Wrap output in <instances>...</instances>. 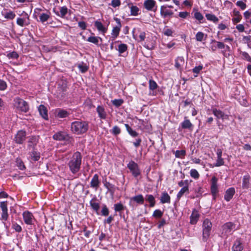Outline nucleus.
I'll list each match as a JSON object with an SVG mask.
<instances>
[{"instance_id":"nucleus-1","label":"nucleus","mask_w":251,"mask_h":251,"mask_svg":"<svg viewBox=\"0 0 251 251\" xmlns=\"http://www.w3.org/2000/svg\"><path fill=\"white\" fill-rule=\"evenodd\" d=\"M239 226L232 222H227L224 224L222 227V235L223 236L227 237L232 234L233 232L239 229Z\"/></svg>"},{"instance_id":"nucleus-2","label":"nucleus","mask_w":251,"mask_h":251,"mask_svg":"<svg viewBox=\"0 0 251 251\" xmlns=\"http://www.w3.org/2000/svg\"><path fill=\"white\" fill-rule=\"evenodd\" d=\"M14 105L18 110L22 112L26 113L29 110L27 103L19 98H16L14 99Z\"/></svg>"},{"instance_id":"nucleus-3","label":"nucleus","mask_w":251,"mask_h":251,"mask_svg":"<svg viewBox=\"0 0 251 251\" xmlns=\"http://www.w3.org/2000/svg\"><path fill=\"white\" fill-rule=\"evenodd\" d=\"M211 227L212 223L208 219L204 220L202 224V240L204 242H206L209 237L211 230Z\"/></svg>"},{"instance_id":"nucleus-4","label":"nucleus","mask_w":251,"mask_h":251,"mask_svg":"<svg viewBox=\"0 0 251 251\" xmlns=\"http://www.w3.org/2000/svg\"><path fill=\"white\" fill-rule=\"evenodd\" d=\"M42 11L43 9L41 8H35L34 9V16L35 17L38 16L39 17L40 22L43 24L49 20L50 18V12L48 11L46 13H40Z\"/></svg>"},{"instance_id":"nucleus-5","label":"nucleus","mask_w":251,"mask_h":251,"mask_svg":"<svg viewBox=\"0 0 251 251\" xmlns=\"http://www.w3.org/2000/svg\"><path fill=\"white\" fill-rule=\"evenodd\" d=\"M132 175L138 177L141 174L138 164L133 161H130L127 165Z\"/></svg>"},{"instance_id":"nucleus-6","label":"nucleus","mask_w":251,"mask_h":251,"mask_svg":"<svg viewBox=\"0 0 251 251\" xmlns=\"http://www.w3.org/2000/svg\"><path fill=\"white\" fill-rule=\"evenodd\" d=\"M218 178L213 176L211 180L210 191L213 199H215L219 192L218 187Z\"/></svg>"},{"instance_id":"nucleus-7","label":"nucleus","mask_w":251,"mask_h":251,"mask_svg":"<svg viewBox=\"0 0 251 251\" xmlns=\"http://www.w3.org/2000/svg\"><path fill=\"white\" fill-rule=\"evenodd\" d=\"M135 202L137 204H143L144 202V198L142 195L139 194L130 198L129 205L132 208L135 206Z\"/></svg>"},{"instance_id":"nucleus-8","label":"nucleus","mask_w":251,"mask_h":251,"mask_svg":"<svg viewBox=\"0 0 251 251\" xmlns=\"http://www.w3.org/2000/svg\"><path fill=\"white\" fill-rule=\"evenodd\" d=\"M23 217L25 223L27 225L33 224V222L35 220L32 213L28 211H24L23 213Z\"/></svg>"},{"instance_id":"nucleus-9","label":"nucleus","mask_w":251,"mask_h":251,"mask_svg":"<svg viewBox=\"0 0 251 251\" xmlns=\"http://www.w3.org/2000/svg\"><path fill=\"white\" fill-rule=\"evenodd\" d=\"M26 137V132L24 130H20L15 136V141L16 143L22 144L25 140Z\"/></svg>"},{"instance_id":"nucleus-10","label":"nucleus","mask_w":251,"mask_h":251,"mask_svg":"<svg viewBox=\"0 0 251 251\" xmlns=\"http://www.w3.org/2000/svg\"><path fill=\"white\" fill-rule=\"evenodd\" d=\"M114 20L117 23V25L113 27L111 34L112 37L116 38L119 35L122 25L119 19L115 18H114Z\"/></svg>"},{"instance_id":"nucleus-11","label":"nucleus","mask_w":251,"mask_h":251,"mask_svg":"<svg viewBox=\"0 0 251 251\" xmlns=\"http://www.w3.org/2000/svg\"><path fill=\"white\" fill-rule=\"evenodd\" d=\"M174 13L172 10L167 8V5H162L160 7V15L163 18L171 17Z\"/></svg>"},{"instance_id":"nucleus-12","label":"nucleus","mask_w":251,"mask_h":251,"mask_svg":"<svg viewBox=\"0 0 251 251\" xmlns=\"http://www.w3.org/2000/svg\"><path fill=\"white\" fill-rule=\"evenodd\" d=\"M212 113L217 119H222L223 120L228 119V116L225 114L223 111L217 108L212 109Z\"/></svg>"},{"instance_id":"nucleus-13","label":"nucleus","mask_w":251,"mask_h":251,"mask_svg":"<svg viewBox=\"0 0 251 251\" xmlns=\"http://www.w3.org/2000/svg\"><path fill=\"white\" fill-rule=\"evenodd\" d=\"M68 137V134L62 131H59L55 133L53 135V139L58 141H64L67 139Z\"/></svg>"},{"instance_id":"nucleus-14","label":"nucleus","mask_w":251,"mask_h":251,"mask_svg":"<svg viewBox=\"0 0 251 251\" xmlns=\"http://www.w3.org/2000/svg\"><path fill=\"white\" fill-rule=\"evenodd\" d=\"M156 6V2L154 0H145L144 2V7L149 11H154Z\"/></svg>"},{"instance_id":"nucleus-15","label":"nucleus","mask_w":251,"mask_h":251,"mask_svg":"<svg viewBox=\"0 0 251 251\" xmlns=\"http://www.w3.org/2000/svg\"><path fill=\"white\" fill-rule=\"evenodd\" d=\"M235 191L233 187H230L226 191L224 199L226 201H229L233 198L235 194Z\"/></svg>"},{"instance_id":"nucleus-16","label":"nucleus","mask_w":251,"mask_h":251,"mask_svg":"<svg viewBox=\"0 0 251 251\" xmlns=\"http://www.w3.org/2000/svg\"><path fill=\"white\" fill-rule=\"evenodd\" d=\"M244 249L242 242L240 239H237L234 243L232 250L233 251H242Z\"/></svg>"},{"instance_id":"nucleus-17","label":"nucleus","mask_w":251,"mask_h":251,"mask_svg":"<svg viewBox=\"0 0 251 251\" xmlns=\"http://www.w3.org/2000/svg\"><path fill=\"white\" fill-rule=\"evenodd\" d=\"M77 160V155H76V160L75 161H71L69 163L70 169L73 173H75L78 171V163Z\"/></svg>"},{"instance_id":"nucleus-18","label":"nucleus","mask_w":251,"mask_h":251,"mask_svg":"<svg viewBox=\"0 0 251 251\" xmlns=\"http://www.w3.org/2000/svg\"><path fill=\"white\" fill-rule=\"evenodd\" d=\"M38 111L40 115L45 120L48 118V110L47 108L43 105L41 104L38 107Z\"/></svg>"},{"instance_id":"nucleus-19","label":"nucleus","mask_w":251,"mask_h":251,"mask_svg":"<svg viewBox=\"0 0 251 251\" xmlns=\"http://www.w3.org/2000/svg\"><path fill=\"white\" fill-rule=\"evenodd\" d=\"M199 216L198 212L196 210H194L190 216V224L192 225L196 224L198 222Z\"/></svg>"},{"instance_id":"nucleus-20","label":"nucleus","mask_w":251,"mask_h":251,"mask_svg":"<svg viewBox=\"0 0 251 251\" xmlns=\"http://www.w3.org/2000/svg\"><path fill=\"white\" fill-rule=\"evenodd\" d=\"M100 41V44L102 43V40L101 38L100 37H97V36H90L87 39V41L92 43L94 44L95 45L97 46H100V44H99V41Z\"/></svg>"},{"instance_id":"nucleus-21","label":"nucleus","mask_w":251,"mask_h":251,"mask_svg":"<svg viewBox=\"0 0 251 251\" xmlns=\"http://www.w3.org/2000/svg\"><path fill=\"white\" fill-rule=\"evenodd\" d=\"M38 143V138L36 136L31 137L28 142V147L34 148Z\"/></svg>"},{"instance_id":"nucleus-22","label":"nucleus","mask_w":251,"mask_h":251,"mask_svg":"<svg viewBox=\"0 0 251 251\" xmlns=\"http://www.w3.org/2000/svg\"><path fill=\"white\" fill-rule=\"evenodd\" d=\"M184 64V59L183 57H177L175 59V66L177 69H181V66Z\"/></svg>"},{"instance_id":"nucleus-23","label":"nucleus","mask_w":251,"mask_h":251,"mask_svg":"<svg viewBox=\"0 0 251 251\" xmlns=\"http://www.w3.org/2000/svg\"><path fill=\"white\" fill-rule=\"evenodd\" d=\"M250 176L247 174L243 176L242 182V187L243 189H248L250 186Z\"/></svg>"},{"instance_id":"nucleus-24","label":"nucleus","mask_w":251,"mask_h":251,"mask_svg":"<svg viewBox=\"0 0 251 251\" xmlns=\"http://www.w3.org/2000/svg\"><path fill=\"white\" fill-rule=\"evenodd\" d=\"M160 201L162 203H170L171 202L170 196L167 192H163L160 197Z\"/></svg>"},{"instance_id":"nucleus-25","label":"nucleus","mask_w":251,"mask_h":251,"mask_svg":"<svg viewBox=\"0 0 251 251\" xmlns=\"http://www.w3.org/2000/svg\"><path fill=\"white\" fill-rule=\"evenodd\" d=\"M99 176L98 175L96 174L94 176L91 181V186L97 189L99 186Z\"/></svg>"},{"instance_id":"nucleus-26","label":"nucleus","mask_w":251,"mask_h":251,"mask_svg":"<svg viewBox=\"0 0 251 251\" xmlns=\"http://www.w3.org/2000/svg\"><path fill=\"white\" fill-rule=\"evenodd\" d=\"M97 112L99 114V116L102 119H105L106 117V112L104 111V109L102 106H98L97 108Z\"/></svg>"},{"instance_id":"nucleus-27","label":"nucleus","mask_w":251,"mask_h":251,"mask_svg":"<svg viewBox=\"0 0 251 251\" xmlns=\"http://www.w3.org/2000/svg\"><path fill=\"white\" fill-rule=\"evenodd\" d=\"M88 129V125L86 122H79V133L86 132Z\"/></svg>"},{"instance_id":"nucleus-28","label":"nucleus","mask_w":251,"mask_h":251,"mask_svg":"<svg viewBox=\"0 0 251 251\" xmlns=\"http://www.w3.org/2000/svg\"><path fill=\"white\" fill-rule=\"evenodd\" d=\"M234 18L232 19V21L234 24L239 23L242 19V16L240 14V12L236 10H233Z\"/></svg>"},{"instance_id":"nucleus-29","label":"nucleus","mask_w":251,"mask_h":251,"mask_svg":"<svg viewBox=\"0 0 251 251\" xmlns=\"http://www.w3.org/2000/svg\"><path fill=\"white\" fill-rule=\"evenodd\" d=\"M193 125L190 122L189 120L185 119L182 123H181V127L183 129H188L190 130H192L193 128Z\"/></svg>"},{"instance_id":"nucleus-30","label":"nucleus","mask_w":251,"mask_h":251,"mask_svg":"<svg viewBox=\"0 0 251 251\" xmlns=\"http://www.w3.org/2000/svg\"><path fill=\"white\" fill-rule=\"evenodd\" d=\"M185 193L189 194L188 186H184L181 189L177 194V199L179 200Z\"/></svg>"},{"instance_id":"nucleus-31","label":"nucleus","mask_w":251,"mask_h":251,"mask_svg":"<svg viewBox=\"0 0 251 251\" xmlns=\"http://www.w3.org/2000/svg\"><path fill=\"white\" fill-rule=\"evenodd\" d=\"M146 200L150 203V207H153L155 204L154 197L151 195H147L145 197Z\"/></svg>"},{"instance_id":"nucleus-32","label":"nucleus","mask_w":251,"mask_h":251,"mask_svg":"<svg viewBox=\"0 0 251 251\" xmlns=\"http://www.w3.org/2000/svg\"><path fill=\"white\" fill-rule=\"evenodd\" d=\"M68 12V8L66 6H62L59 7V12H55L58 16L64 17Z\"/></svg>"},{"instance_id":"nucleus-33","label":"nucleus","mask_w":251,"mask_h":251,"mask_svg":"<svg viewBox=\"0 0 251 251\" xmlns=\"http://www.w3.org/2000/svg\"><path fill=\"white\" fill-rule=\"evenodd\" d=\"M94 25L99 31H101L103 33H105L106 32V29L104 27L103 25L102 24L101 22L97 21L95 22Z\"/></svg>"},{"instance_id":"nucleus-34","label":"nucleus","mask_w":251,"mask_h":251,"mask_svg":"<svg viewBox=\"0 0 251 251\" xmlns=\"http://www.w3.org/2000/svg\"><path fill=\"white\" fill-rule=\"evenodd\" d=\"M125 126L127 131L131 136L135 137L138 135V133L136 131L133 130L128 124H126Z\"/></svg>"},{"instance_id":"nucleus-35","label":"nucleus","mask_w":251,"mask_h":251,"mask_svg":"<svg viewBox=\"0 0 251 251\" xmlns=\"http://www.w3.org/2000/svg\"><path fill=\"white\" fill-rule=\"evenodd\" d=\"M89 68V63L88 62L79 63V70L82 73L86 72Z\"/></svg>"},{"instance_id":"nucleus-36","label":"nucleus","mask_w":251,"mask_h":251,"mask_svg":"<svg viewBox=\"0 0 251 251\" xmlns=\"http://www.w3.org/2000/svg\"><path fill=\"white\" fill-rule=\"evenodd\" d=\"M91 206L93 209L97 212L98 214V211L100 209V204L98 202H96L95 200H92L90 202Z\"/></svg>"},{"instance_id":"nucleus-37","label":"nucleus","mask_w":251,"mask_h":251,"mask_svg":"<svg viewBox=\"0 0 251 251\" xmlns=\"http://www.w3.org/2000/svg\"><path fill=\"white\" fill-rule=\"evenodd\" d=\"M31 159L34 161H38L40 158V153L35 151H33L30 154Z\"/></svg>"},{"instance_id":"nucleus-38","label":"nucleus","mask_w":251,"mask_h":251,"mask_svg":"<svg viewBox=\"0 0 251 251\" xmlns=\"http://www.w3.org/2000/svg\"><path fill=\"white\" fill-rule=\"evenodd\" d=\"M16 23L18 25L22 27L28 25V23L26 22V19L22 18H18L17 19Z\"/></svg>"},{"instance_id":"nucleus-39","label":"nucleus","mask_w":251,"mask_h":251,"mask_svg":"<svg viewBox=\"0 0 251 251\" xmlns=\"http://www.w3.org/2000/svg\"><path fill=\"white\" fill-rule=\"evenodd\" d=\"M71 130L75 133L78 134V122L75 121L72 123Z\"/></svg>"},{"instance_id":"nucleus-40","label":"nucleus","mask_w":251,"mask_h":251,"mask_svg":"<svg viewBox=\"0 0 251 251\" xmlns=\"http://www.w3.org/2000/svg\"><path fill=\"white\" fill-rule=\"evenodd\" d=\"M4 17L7 19L13 20L16 16L14 12L13 11H9L3 14Z\"/></svg>"},{"instance_id":"nucleus-41","label":"nucleus","mask_w":251,"mask_h":251,"mask_svg":"<svg viewBox=\"0 0 251 251\" xmlns=\"http://www.w3.org/2000/svg\"><path fill=\"white\" fill-rule=\"evenodd\" d=\"M205 16L208 20L212 21L215 23H217L219 21L218 18L213 14H206Z\"/></svg>"},{"instance_id":"nucleus-42","label":"nucleus","mask_w":251,"mask_h":251,"mask_svg":"<svg viewBox=\"0 0 251 251\" xmlns=\"http://www.w3.org/2000/svg\"><path fill=\"white\" fill-rule=\"evenodd\" d=\"M133 37L138 42H141L145 40L146 38V33L145 32L141 31L139 33V35L138 37H135L134 35H133Z\"/></svg>"},{"instance_id":"nucleus-43","label":"nucleus","mask_w":251,"mask_h":251,"mask_svg":"<svg viewBox=\"0 0 251 251\" xmlns=\"http://www.w3.org/2000/svg\"><path fill=\"white\" fill-rule=\"evenodd\" d=\"M68 115V112L64 110H59L56 114L57 117L60 118H66Z\"/></svg>"},{"instance_id":"nucleus-44","label":"nucleus","mask_w":251,"mask_h":251,"mask_svg":"<svg viewBox=\"0 0 251 251\" xmlns=\"http://www.w3.org/2000/svg\"><path fill=\"white\" fill-rule=\"evenodd\" d=\"M114 208L116 212H120L125 209L124 206L121 203H115L114 205Z\"/></svg>"},{"instance_id":"nucleus-45","label":"nucleus","mask_w":251,"mask_h":251,"mask_svg":"<svg viewBox=\"0 0 251 251\" xmlns=\"http://www.w3.org/2000/svg\"><path fill=\"white\" fill-rule=\"evenodd\" d=\"M16 163L17 166L19 168V169L21 170H24L25 169V167L24 165L23 161L20 158H17Z\"/></svg>"},{"instance_id":"nucleus-46","label":"nucleus","mask_w":251,"mask_h":251,"mask_svg":"<svg viewBox=\"0 0 251 251\" xmlns=\"http://www.w3.org/2000/svg\"><path fill=\"white\" fill-rule=\"evenodd\" d=\"M186 155V151L185 150H182L180 151L177 150L175 152V156L176 158H183Z\"/></svg>"},{"instance_id":"nucleus-47","label":"nucleus","mask_w":251,"mask_h":251,"mask_svg":"<svg viewBox=\"0 0 251 251\" xmlns=\"http://www.w3.org/2000/svg\"><path fill=\"white\" fill-rule=\"evenodd\" d=\"M131 15L137 16L138 15L139 9L136 6L131 5L130 7Z\"/></svg>"},{"instance_id":"nucleus-48","label":"nucleus","mask_w":251,"mask_h":251,"mask_svg":"<svg viewBox=\"0 0 251 251\" xmlns=\"http://www.w3.org/2000/svg\"><path fill=\"white\" fill-rule=\"evenodd\" d=\"M104 186L108 190L109 192L114 193L115 191V186L108 182H105L104 184Z\"/></svg>"},{"instance_id":"nucleus-49","label":"nucleus","mask_w":251,"mask_h":251,"mask_svg":"<svg viewBox=\"0 0 251 251\" xmlns=\"http://www.w3.org/2000/svg\"><path fill=\"white\" fill-rule=\"evenodd\" d=\"M127 49V46L126 44H121L118 46V51L120 54L125 52Z\"/></svg>"},{"instance_id":"nucleus-50","label":"nucleus","mask_w":251,"mask_h":251,"mask_svg":"<svg viewBox=\"0 0 251 251\" xmlns=\"http://www.w3.org/2000/svg\"><path fill=\"white\" fill-rule=\"evenodd\" d=\"M6 56L9 59H14L18 58V57H19V55H18V53L16 52H15V51H12V52H8Z\"/></svg>"},{"instance_id":"nucleus-51","label":"nucleus","mask_w":251,"mask_h":251,"mask_svg":"<svg viewBox=\"0 0 251 251\" xmlns=\"http://www.w3.org/2000/svg\"><path fill=\"white\" fill-rule=\"evenodd\" d=\"M12 228L18 232H21L22 230V227L15 222L12 223Z\"/></svg>"},{"instance_id":"nucleus-52","label":"nucleus","mask_w":251,"mask_h":251,"mask_svg":"<svg viewBox=\"0 0 251 251\" xmlns=\"http://www.w3.org/2000/svg\"><path fill=\"white\" fill-rule=\"evenodd\" d=\"M158 87L157 83L153 80H149V89L151 90H154Z\"/></svg>"},{"instance_id":"nucleus-53","label":"nucleus","mask_w":251,"mask_h":251,"mask_svg":"<svg viewBox=\"0 0 251 251\" xmlns=\"http://www.w3.org/2000/svg\"><path fill=\"white\" fill-rule=\"evenodd\" d=\"M204 34L202 32H198L196 35V38L198 41L201 42L203 40Z\"/></svg>"},{"instance_id":"nucleus-54","label":"nucleus","mask_w":251,"mask_h":251,"mask_svg":"<svg viewBox=\"0 0 251 251\" xmlns=\"http://www.w3.org/2000/svg\"><path fill=\"white\" fill-rule=\"evenodd\" d=\"M163 214V212L160 210L156 209L153 212L152 216L155 218H160L162 216Z\"/></svg>"},{"instance_id":"nucleus-55","label":"nucleus","mask_w":251,"mask_h":251,"mask_svg":"<svg viewBox=\"0 0 251 251\" xmlns=\"http://www.w3.org/2000/svg\"><path fill=\"white\" fill-rule=\"evenodd\" d=\"M190 176L191 177L197 179L199 177V174L195 169H191L190 171Z\"/></svg>"},{"instance_id":"nucleus-56","label":"nucleus","mask_w":251,"mask_h":251,"mask_svg":"<svg viewBox=\"0 0 251 251\" xmlns=\"http://www.w3.org/2000/svg\"><path fill=\"white\" fill-rule=\"evenodd\" d=\"M111 133L115 135H117L121 133V129L118 126H115L112 128Z\"/></svg>"},{"instance_id":"nucleus-57","label":"nucleus","mask_w":251,"mask_h":251,"mask_svg":"<svg viewBox=\"0 0 251 251\" xmlns=\"http://www.w3.org/2000/svg\"><path fill=\"white\" fill-rule=\"evenodd\" d=\"M113 104L117 107H119L123 103V100L122 99H115L112 100Z\"/></svg>"},{"instance_id":"nucleus-58","label":"nucleus","mask_w":251,"mask_h":251,"mask_svg":"<svg viewBox=\"0 0 251 251\" xmlns=\"http://www.w3.org/2000/svg\"><path fill=\"white\" fill-rule=\"evenodd\" d=\"M101 215L104 216H107L109 214V210L106 205H103L101 210Z\"/></svg>"},{"instance_id":"nucleus-59","label":"nucleus","mask_w":251,"mask_h":251,"mask_svg":"<svg viewBox=\"0 0 251 251\" xmlns=\"http://www.w3.org/2000/svg\"><path fill=\"white\" fill-rule=\"evenodd\" d=\"M0 207L2 212L7 211V202L6 201L1 202Z\"/></svg>"},{"instance_id":"nucleus-60","label":"nucleus","mask_w":251,"mask_h":251,"mask_svg":"<svg viewBox=\"0 0 251 251\" xmlns=\"http://www.w3.org/2000/svg\"><path fill=\"white\" fill-rule=\"evenodd\" d=\"M224 164V161L222 157H218L215 166L219 167Z\"/></svg>"},{"instance_id":"nucleus-61","label":"nucleus","mask_w":251,"mask_h":251,"mask_svg":"<svg viewBox=\"0 0 251 251\" xmlns=\"http://www.w3.org/2000/svg\"><path fill=\"white\" fill-rule=\"evenodd\" d=\"M7 88V84L5 81L0 79V90L3 91Z\"/></svg>"},{"instance_id":"nucleus-62","label":"nucleus","mask_w":251,"mask_h":251,"mask_svg":"<svg viewBox=\"0 0 251 251\" xmlns=\"http://www.w3.org/2000/svg\"><path fill=\"white\" fill-rule=\"evenodd\" d=\"M194 17L197 20L201 21L203 19V16L199 12H196L194 14Z\"/></svg>"},{"instance_id":"nucleus-63","label":"nucleus","mask_w":251,"mask_h":251,"mask_svg":"<svg viewBox=\"0 0 251 251\" xmlns=\"http://www.w3.org/2000/svg\"><path fill=\"white\" fill-rule=\"evenodd\" d=\"M212 42H215L217 44V47L218 49H223L225 48L226 45L223 43L221 42L216 41L215 40H213Z\"/></svg>"},{"instance_id":"nucleus-64","label":"nucleus","mask_w":251,"mask_h":251,"mask_svg":"<svg viewBox=\"0 0 251 251\" xmlns=\"http://www.w3.org/2000/svg\"><path fill=\"white\" fill-rule=\"evenodd\" d=\"M236 5L240 7L242 10H244L246 8V3L241 1H238L236 2Z\"/></svg>"}]
</instances>
